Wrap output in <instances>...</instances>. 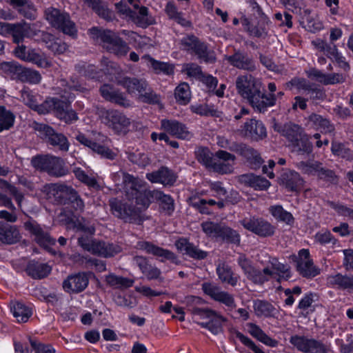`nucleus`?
Listing matches in <instances>:
<instances>
[{
  "mask_svg": "<svg viewBox=\"0 0 353 353\" xmlns=\"http://www.w3.org/2000/svg\"><path fill=\"white\" fill-rule=\"evenodd\" d=\"M237 92L248 100L249 103L260 112H264L268 108L276 104V97L273 94H264L261 92V83L251 74L237 77L236 79Z\"/></svg>",
  "mask_w": 353,
  "mask_h": 353,
  "instance_id": "nucleus-1",
  "label": "nucleus"
},
{
  "mask_svg": "<svg viewBox=\"0 0 353 353\" xmlns=\"http://www.w3.org/2000/svg\"><path fill=\"white\" fill-rule=\"evenodd\" d=\"M88 33L92 39L101 44L104 49L118 57L125 56L130 50L126 42L112 31L93 27L88 30Z\"/></svg>",
  "mask_w": 353,
  "mask_h": 353,
  "instance_id": "nucleus-2",
  "label": "nucleus"
},
{
  "mask_svg": "<svg viewBox=\"0 0 353 353\" xmlns=\"http://www.w3.org/2000/svg\"><path fill=\"white\" fill-rule=\"evenodd\" d=\"M74 96L70 94L67 96V100H62L57 97H49L43 102V112L41 114H47L53 112L57 117L63 120L66 123H72L78 120V116L75 111L71 108L70 100L74 99Z\"/></svg>",
  "mask_w": 353,
  "mask_h": 353,
  "instance_id": "nucleus-3",
  "label": "nucleus"
},
{
  "mask_svg": "<svg viewBox=\"0 0 353 353\" xmlns=\"http://www.w3.org/2000/svg\"><path fill=\"white\" fill-rule=\"evenodd\" d=\"M32 164L35 168L46 172L52 176L61 177L68 173L63 159L50 154L33 157Z\"/></svg>",
  "mask_w": 353,
  "mask_h": 353,
  "instance_id": "nucleus-4",
  "label": "nucleus"
},
{
  "mask_svg": "<svg viewBox=\"0 0 353 353\" xmlns=\"http://www.w3.org/2000/svg\"><path fill=\"white\" fill-rule=\"evenodd\" d=\"M191 312L193 315L199 316L200 319H208V321L200 322L198 324L208 329L213 334H218L223 332V325L227 321V319L217 312L208 309L192 307Z\"/></svg>",
  "mask_w": 353,
  "mask_h": 353,
  "instance_id": "nucleus-5",
  "label": "nucleus"
},
{
  "mask_svg": "<svg viewBox=\"0 0 353 353\" xmlns=\"http://www.w3.org/2000/svg\"><path fill=\"white\" fill-rule=\"evenodd\" d=\"M75 139L81 144L88 147L101 158L113 160L117 156L116 153L106 145L105 142L108 141L107 137L100 133H98L94 139H91L88 138L84 134L79 132Z\"/></svg>",
  "mask_w": 353,
  "mask_h": 353,
  "instance_id": "nucleus-6",
  "label": "nucleus"
},
{
  "mask_svg": "<svg viewBox=\"0 0 353 353\" xmlns=\"http://www.w3.org/2000/svg\"><path fill=\"white\" fill-rule=\"evenodd\" d=\"M101 120L115 134H126L129 131L130 119L123 113L116 110H108L101 112Z\"/></svg>",
  "mask_w": 353,
  "mask_h": 353,
  "instance_id": "nucleus-7",
  "label": "nucleus"
},
{
  "mask_svg": "<svg viewBox=\"0 0 353 353\" xmlns=\"http://www.w3.org/2000/svg\"><path fill=\"white\" fill-rule=\"evenodd\" d=\"M203 231L208 236L219 238L223 241L229 243L239 245L240 243V235L234 230L221 223L212 221L202 223Z\"/></svg>",
  "mask_w": 353,
  "mask_h": 353,
  "instance_id": "nucleus-8",
  "label": "nucleus"
},
{
  "mask_svg": "<svg viewBox=\"0 0 353 353\" xmlns=\"http://www.w3.org/2000/svg\"><path fill=\"white\" fill-rule=\"evenodd\" d=\"M290 342L299 351L303 353H332L330 344L313 338L294 335L290 337Z\"/></svg>",
  "mask_w": 353,
  "mask_h": 353,
  "instance_id": "nucleus-9",
  "label": "nucleus"
},
{
  "mask_svg": "<svg viewBox=\"0 0 353 353\" xmlns=\"http://www.w3.org/2000/svg\"><path fill=\"white\" fill-rule=\"evenodd\" d=\"M45 15L52 26L60 30L63 33L74 35L77 32L75 24L71 21L68 13L50 7L45 10Z\"/></svg>",
  "mask_w": 353,
  "mask_h": 353,
  "instance_id": "nucleus-10",
  "label": "nucleus"
},
{
  "mask_svg": "<svg viewBox=\"0 0 353 353\" xmlns=\"http://www.w3.org/2000/svg\"><path fill=\"white\" fill-rule=\"evenodd\" d=\"M110 207L112 213L125 222L140 224L142 221L140 210L138 208L123 203L116 198L110 200Z\"/></svg>",
  "mask_w": 353,
  "mask_h": 353,
  "instance_id": "nucleus-11",
  "label": "nucleus"
},
{
  "mask_svg": "<svg viewBox=\"0 0 353 353\" xmlns=\"http://www.w3.org/2000/svg\"><path fill=\"white\" fill-rule=\"evenodd\" d=\"M34 128L46 140L47 143L61 152L68 151L70 143L63 134L57 132L52 127L43 123H35Z\"/></svg>",
  "mask_w": 353,
  "mask_h": 353,
  "instance_id": "nucleus-12",
  "label": "nucleus"
},
{
  "mask_svg": "<svg viewBox=\"0 0 353 353\" xmlns=\"http://www.w3.org/2000/svg\"><path fill=\"white\" fill-rule=\"evenodd\" d=\"M239 222L245 229L260 237L271 236L275 232L274 226L263 218L252 216L244 218Z\"/></svg>",
  "mask_w": 353,
  "mask_h": 353,
  "instance_id": "nucleus-13",
  "label": "nucleus"
},
{
  "mask_svg": "<svg viewBox=\"0 0 353 353\" xmlns=\"http://www.w3.org/2000/svg\"><path fill=\"white\" fill-rule=\"evenodd\" d=\"M23 227L39 245L47 247L55 244L56 240L50 236L46 228L34 219L29 218L24 222Z\"/></svg>",
  "mask_w": 353,
  "mask_h": 353,
  "instance_id": "nucleus-14",
  "label": "nucleus"
},
{
  "mask_svg": "<svg viewBox=\"0 0 353 353\" xmlns=\"http://www.w3.org/2000/svg\"><path fill=\"white\" fill-rule=\"evenodd\" d=\"M203 292L212 299L225 305L228 309L233 310L236 307L234 297L228 292L221 290L216 284L205 282L201 285Z\"/></svg>",
  "mask_w": 353,
  "mask_h": 353,
  "instance_id": "nucleus-15",
  "label": "nucleus"
},
{
  "mask_svg": "<svg viewBox=\"0 0 353 353\" xmlns=\"http://www.w3.org/2000/svg\"><path fill=\"white\" fill-rule=\"evenodd\" d=\"M236 157L225 151L219 150L214 154L212 163L209 170L221 174H231L234 171Z\"/></svg>",
  "mask_w": 353,
  "mask_h": 353,
  "instance_id": "nucleus-16",
  "label": "nucleus"
},
{
  "mask_svg": "<svg viewBox=\"0 0 353 353\" xmlns=\"http://www.w3.org/2000/svg\"><path fill=\"white\" fill-rule=\"evenodd\" d=\"M137 248L148 254H152L156 257L160 258L161 262L169 261L176 265H179L181 263L177 256L174 252L154 245L150 241H139L137 242Z\"/></svg>",
  "mask_w": 353,
  "mask_h": 353,
  "instance_id": "nucleus-17",
  "label": "nucleus"
},
{
  "mask_svg": "<svg viewBox=\"0 0 353 353\" xmlns=\"http://www.w3.org/2000/svg\"><path fill=\"white\" fill-rule=\"evenodd\" d=\"M297 168L303 173L316 175L319 179L334 182L336 179L335 173L323 166L318 161H301L297 163Z\"/></svg>",
  "mask_w": 353,
  "mask_h": 353,
  "instance_id": "nucleus-18",
  "label": "nucleus"
},
{
  "mask_svg": "<svg viewBox=\"0 0 353 353\" xmlns=\"http://www.w3.org/2000/svg\"><path fill=\"white\" fill-rule=\"evenodd\" d=\"M312 43L319 51L323 52L332 61H335L343 70L347 71L350 69V65L345 61V58L339 53L335 44L328 43L321 39L313 41Z\"/></svg>",
  "mask_w": 353,
  "mask_h": 353,
  "instance_id": "nucleus-19",
  "label": "nucleus"
},
{
  "mask_svg": "<svg viewBox=\"0 0 353 353\" xmlns=\"http://www.w3.org/2000/svg\"><path fill=\"white\" fill-rule=\"evenodd\" d=\"M296 268L297 272L305 278H312L320 274V269L314 265L310 259V252L307 249H302L299 252Z\"/></svg>",
  "mask_w": 353,
  "mask_h": 353,
  "instance_id": "nucleus-20",
  "label": "nucleus"
},
{
  "mask_svg": "<svg viewBox=\"0 0 353 353\" xmlns=\"http://www.w3.org/2000/svg\"><path fill=\"white\" fill-rule=\"evenodd\" d=\"M73 228L77 231L85 234L78 238V243L83 250L89 251L92 243L95 241L92 239L95 232L94 226L83 217H81L73 221Z\"/></svg>",
  "mask_w": 353,
  "mask_h": 353,
  "instance_id": "nucleus-21",
  "label": "nucleus"
},
{
  "mask_svg": "<svg viewBox=\"0 0 353 353\" xmlns=\"http://www.w3.org/2000/svg\"><path fill=\"white\" fill-rule=\"evenodd\" d=\"M116 82L125 89L129 94L139 96V97L148 87V83L145 79L137 77L121 76L116 78Z\"/></svg>",
  "mask_w": 353,
  "mask_h": 353,
  "instance_id": "nucleus-22",
  "label": "nucleus"
},
{
  "mask_svg": "<svg viewBox=\"0 0 353 353\" xmlns=\"http://www.w3.org/2000/svg\"><path fill=\"white\" fill-rule=\"evenodd\" d=\"M89 284V276L86 272H79L69 275L63 282V288L68 293L83 292Z\"/></svg>",
  "mask_w": 353,
  "mask_h": 353,
  "instance_id": "nucleus-23",
  "label": "nucleus"
},
{
  "mask_svg": "<svg viewBox=\"0 0 353 353\" xmlns=\"http://www.w3.org/2000/svg\"><path fill=\"white\" fill-rule=\"evenodd\" d=\"M161 127L166 132L177 139L190 140L193 136L185 124L176 120L163 119L161 121Z\"/></svg>",
  "mask_w": 353,
  "mask_h": 353,
  "instance_id": "nucleus-24",
  "label": "nucleus"
},
{
  "mask_svg": "<svg viewBox=\"0 0 353 353\" xmlns=\"http://www.w3.org/2000/svg\"><path fill=\"white\" fill-rule=\"evenodd\" d=\"M242 133L246 138L253 141H260L267 136L266 128L262 121L251 119L246 121L242 128Z\"/></svg>",
  "mask_w": 353,
  "mask_h": 353,
  "instance_id": "nucleus-25",
  "label": "nucleus"
},
{
  "mask_svg": "<svg viewBox=\"0 0 353 353\" xmlns=\"http://www.w3.org/2000/svg\"><path fill=\"white\" fill-rule=\"evenodd\" d=\"M178 251L194 260H203L208 256V252L200 249L185 238H180L175 242Z\"/></svg>",
  "mask_w": 353,
  "mask_h": 353,
  "instance_id": "nucleus-26",
  "label": "nucleus"
},
{
  "mask_svg": "<svg viewBox=\"0 0 353 353\" xmlns=\"http://www.w3.org/2000/svg\"><path fill=\"white\" fill-rule=\"evenodd\" d=\"M225 59L231 65L238 69L249 72H253L256 69L255 61L245 52L235 51L232 55L225 57Z\"/></svg>",
  "mask_w": 353,
  "mask_h": 353,
  "instance_id": "nucleus-27",
  "label": "nucleus"
},
{
  "mask_svg": "<svg viewBox=\"0 0 353 353\" xmlns=\"http://www.w3.org/2000/svg\"><path fill=\"white\" fill-rule=\"evenodd\" d=\"M133 263L139 267L142 274L148 280L163 281L161 270L157 266L151 264L148 259L143 256H135L132 259Z\"/></svg>",
  "mask_w": 353,
  "mask_h": 353,
  "instance_id": "nucleus-28",
  "label": "nucleus"
},
{
  "mask_svg": "<svg viewBox=\"0 0 353 353\" xmlns=\"http://www.w3.org/2000/svg\"><path fill=\"white\" fill-rule=\"evenodd\" d=\"M241 22L245 30L252 37L265 38L268 35V30L267 26L270 21L266 16H262V18L259 19L256 26L251 24L250 20L245 17H243L241 19Z\"/></svg>",
  "mask_w": 353,
  "mask_h": 353,
  "instance_id": "nucleus-29",
  "label": "nucleus"
},
{
  "mask_svg": "<svg viewBox=\"0 0 353 353\" xmlns=\"http://www.w3.org/2000/svg\"><path fill=\"white\" fill-rule=\"evenodd\" d=\"M244 158L251 168H259L263 161L257 150L243 143H239L235 152Z\"/></svg>",
  "mask_w": 353,
  "mask_h": 353,
  "instance_id": "nucleus-30",
  "label": "nucleus"
},
{
  "mask_svg": "<svg viewBox=\"0 0 353 353\" xmlns=\"http://www.w3.org/2000/svg\"><path fill=\"white\" fill-rule=\"evenodd\" d=\"M121 251V248L117 244L95 240L88 252L99 256L108 258L119 254Z\"/></svg>",
  "mask_w": 353,
  "mask_h": 353,
  "instance_id": "nucleus-31",
  "label": "nucleus"
},
{
  "mask_svg": "<svg viewBox=\"0 0 353 353\" xmlns=\"http://www.w3.org/2000/svg\"><path fill=\"white\" fill-rule=\"evenodd\" d=\"M146 179L152 183H161L163 185H172L176 181L174 173L167 167H161L158 170L147 173Z\"/></svg>",
  "mask_w": 353,
  "mask_h": 353,
  "instance_id": "nucleus-32",
  "label": "nucleus"
},
{
  "mask_svg": "<svg viewBox=\"0 0 353 353\" xmlns=\"http://www.w3.org/2000/svg\"><path fill=\"white\" fill-rule=\"evenodd\" d=\"M273 128L274 131L285 137L289 141V143L297 140L298 137L304 133L303 128L300 125L290 122L283 125L274 123Z\"/></svg>",
  "mask_w": 353,
  "mask_h": 353,
  "instance_id": "nucleus-33",
  "label": "nucleus"
},
{
  "mask_svg": "<svg viewBox=\"0 0 353 353\" xmlns=\"http://www.w3.org/2000/svg\"><path fill=\"white\" fill-rule=\"evenodd\" d=\"M101 96L107 101L117 103L121 106H130V101L124 96L123 93L116 90L109 84H104L100 88Z\"/></svg>",
  "mask_w": 353,
  "mask_h": 353,
  "instance_id": "nucleus-34",
  "label": "nucleus"
},
{
  "mask_svg": "<svg viewBox=\"0 0 353 353\" xmlns=\"http://www.w3.org/2000/svg\"><path fill=\"white\" fill-rule=\"evenodd\" d=\"M280 181L288 190L299 192L303 187L304 181L300 174L292 170L283 172L280 178Z\"/></svg>",
  "mask_w": 353,
  "mask_h": 353,
  "instance_id": "nucleus-35",
  "label": "nucleus"
},
{
  "mask_svg": "<svg viewBox=\"0 0 353 353\" xmlns=\"http://www.w3.org/2000/svg\"><path fill=\"white\" fill-rule=\"evenodd\" d=\"M253 309L258 317L276 318L279 314V310L265 300H254Z\"/></svg>",
  "mask_w": 353,
  "mask_h": 353,
  "instance_id": "nucleus-36",
  "label": "nucleus"
},
{
  "mask_svg": "<svg viewBox=\"0 0 353 353\" xmlns=\"http://www.w3.org/2000/svg\"><path fill=\"white\" fill-rule=\"evenodd\" d=\"M21 236L15 225H11L0 221V241L3 243L13 244L19 241Z\"/></svg>",
  "mask_w": 353,
  "mask_h": 353,
  "instance_id": "nucleus-37",
  "label": "nucleus"
},
{
  "mask_svg": "<svg viewBox=\"0 0 353 353\" xmlns=\"http://www.w3.org/2000/svg\"><path fill=\"white\" fill-rule=\"evenodd\" d=\"M307 119L308 125L311 128L319 130L323 133L330 134L335 130L334 125L328 119L324 118L320 114L312 113Z\"/></svg>",
  "mask_w": 353,
  "mask_h": 353,
  "instance_id": "nucleus-38",
  "label": "nucleus"
},
{
  "mask_svg": "<svg viewBox=\"0 0 353 353\" xmlns=\"http://www.w3.org/2000/svg\"><path fill=\"white\" fill-rule=\"evenodd\" d=\"M292 152L297 155L307 156L312 152V144L310 141L308 136L304 132L298 137L297 140L289 143Z\"/></svg>",
  "mask_w": 353,
  "mask_h": 353,
  "instance_id": "nucleus-39",
  "label": "nucleus"
},
{
  "mask_svg": "<svg viewBox=\"0 0 353 353\" xmlns=\"http://www.w3.org/2000/svg\"><path fill=\"white\" fill-rule=\"evenodd\" d=\"M216 272L222 283H227L232 287L236 285L239 277L234 274L229 265L224 262L219 263L216 266Z\"/></svg>",
  "mask_w": 353,
  "mask_h": 353,
  "instance_id": "nucleus-40",
  "label": "nucleus"
},
{
  "mask_svg": "<svg viewBox=\"0 0 353 353\" xmlns=\"http://www.w3.org/2000/svg\"><path fill=\"white\" fill-rule=\"evenodd\" d=\"M240 181L256 190H265L270 185V182L265 178L253 174L241 175Z\"/></svg>",
  "mask_w": 353,
  "mask_h": 353,
  "instance_id": "nucleus-41",
  "label": "nucleus"
},
{
  "mask_svg": "<svg viewBox=\"0 0 353 353\" xmlns=\"http://www.w3.org/2000/svg\"><path fill=\"white\" fill-rule=\"evenodd\" d=\"M23 66L17 61H3L0 63L2 75L11 80L19 81Z\"/></svg>",
  "mask_w": 353,
  "mask_h": 353,
  "instance_id": "nucleus-42",
  "label": "nucleus"
},
{
  "mask_svg": "<svg viewBox=\"0 0 353 353\" xmlns=\"http://www.w3.org/2000/svg\"><path fill=\"white\" fill-rule=\"evenodd\" d=\"M49 197H54L55 201L62 203L65 197L68 198L69 193L72 191V188L64 184H50L46 187Z\"/></svg>",
  "mask_w": 353,
  "mask_h": 353,
  "instance_id": "nucleus-43",
  "label": "nucleus"
},
{
  "mask_svg": "<svg viewBox=\"0 0 353 353\" xmlns=\"http://www.w3.org/2000/svg\"><path fill=\"white\" fill-rule=\"evenodd\" d=\"M26 271L27 274L33 279H43L47 276L51 268L46 263L31 261L27 265Z\"/></svg>",
  "mask_w": 353,
  "mask_h": 353,
  "instance_id": "nucleus-44",
  "label": "nucleus"
},
{
  "mask_svg": "<svg viewBox=\"0 0 353 353\" xmlns=\"http://www.w3.org/2000/svg\"><path fill=\"white\" fill-rule=\"evenodd\" d=\"M130 18L136 25L141 28H146L154 23V19L149 16L148 8L145 6H141L139 10H132Z\"/></svg>",
  "mask_w": 353,
  "mask_h": 353,
  "instance_id": "nucleus-45",
  "label": "nucleus"
},
{
  "mask_svg": "<svg viewBox=\"0 0 353 353\" xmlns=\"http://www.w3.org/2000/svg\"><path fill=\"white\" fill-rule=\"evenodd\" d=\"M328 283L340 290H353V276L343 275L338 273L327 277Z\"/></svg>",
  "mask_w": 353,
  "mask_h": 353,
  "instance_id": "nucleus-46",
  "label": "nucleus"
},
{
  "mask_svg": "<svg viewBox=\"0 0 353 353\" xmlns=\"http://www.w3.org/2000/svg\"><path fill=\"white\" fill-rule=\"evenodd\" d=\"M72 259L85 268L94 267L97 271L101 272L106 269L105 263L103 261L90 257L88 255L74 254Z\"/></svg>",
  "mask_w": 353,
  "mask_h": 353,
  "instance_id": "nucleus-47",
  "label": "nucleus"
},
{
  "mask_svg": "<svg viewBox=\"0 0 353 353\" xmlns=\"http://www.w3.org/2000/svg\"><path fill=\"white\" fill-rule=\"evenodd\" d=\"M72 259L85 268L94 267L97 271L101 272L106 269L105 263L103 261L90 257L88 255L74 254Z\"/></svg>",
  "mask_w": 353,
  "mask_h": 353,
  "instance_id": "nucleus-48",
  "label": "nucleus"
},
{
  "mask_svg": "<svg viewBox=\"0 0 353 353\" xmlns=\"http://www.w3.org/2000/svg\"><path fill=\"white\" fill-rule=\"evenodd\" d=\"M38 95L34 94L30 88H24L21 91V99L22 101L31 109L41 114L43 108V103L39 104Z\"/></svg>",
  "mask_w": 353,
  "mask_h": 353,
  "instance_id": "nucleus-49",
  "label": "nucleus"
},
{
  "mask_svg": "<svg viewBox=\"0 0 353 353\" xmlns=\"http://www.w3.org/2000/svg\"><path fill=\"white\" fill-rule=\"evenodd\" d=\"M152 196L153 201L159 202L161 209L166 214L170 215L174 212V203L171 196L156 190V192L152 193Z\"/></svg>",
  "mask_w": 353,
  "mask_h": 353,
  "instance_id": "nucleus-50",
  "label": "nucleus"
},
{
  "mask_svg": "<svg viewBox=\"0 0 353 353\" xmlns=\"http://www.w3.org/2000/svg\"><path fill=\"white\" fill-rule=\"evenodd\" d=\"M248 327L249 333L260 342L270 347L277 345V341L268 336L259 325L250 323H248Z\"/></svg>",
  "mask_w": 353,
  "mask_h": 353,
  "instance_id": "nucleus-51",
  "label": "nucleus"
},
{
  "mask_svg": "<svg viewBox=\"0 0 353 353\" xmlns=\"http://www.w3.org/2000/svg\"><path fill=\"white\" fill-rule=\"evenodd\" d=\"M10 309L19 323L27 322L32 314V309L21 302L12 303Z\"/></svg>",
  "mask_w": 353,
  "mask_h": 353,
  "instance_id": "nucleus-52",
  "label": "nucleus"
},
{
  "mask_svg": "<svg viewBox=\"0 0 353 353\" xmlns=\"http://www.w3.org/2000/svg\"><path fill=\"white\" fill-rule=\"evenodd\" d=\"M273 275V271L269 268H265L263 270H260L254 267L246 276L248 279L252 281L254 283L262 285L268 281Z\"/></svg>",
  "mask_w": 353,
  "mask_h": 353,
  "instance_id": "nucleus-53",
  "label": "nucleus"
},
{
  "mask_svg": "<svg viewBox=\"0 0 353 353\" xmlns=\"http://www.w3.org/2000/svg\"><path fill=\"white\" fill-rule=\"evenodd\" d=\"M270 212L278 221L285 223L289 225H292L294 222L293 215L290 212L285 210L280 205L271 206L270 208Z\"/></svg>",
  "mask_w": 353,
  "mask_h": 353,
  "instance_id": "nucleus-54",
  "label": "nucleus"
},
{
  "mask_svg": "<svg viewBox=\"0 0 353 353\" xmlns=\"http://www.w3.org/2000/svg\"><path fill=\"white\" fill-rule=\"evenodd\" d=\"M89 8H91L99 16L106 20L112 19V12L105 6L101 0H81Z\"/></svg>",
  "mask_w": 353,
  "mask_h": 353,
  "instance_id": "nucleus-55",
  "label": "nucleus"
},
{
  "mask_svg": "<svg viewBox=\"0 0 353 353\" xmlns=\"http://www.w3.org/2000/svg\"><path fill=\"white\" fill-rule=\"evenodd\" d=\"M105 281L110 287L117 289L128 288L132 287L134 284L133 279L121 276H117L114 274H110L106 276Z\"/></svg>",
  "mask_w": 353,
  "mask_h": 353,
  "instance_id": "nucleus-56",
  "label": "nucleus"
},
{
  "mask_svg": "<svg viewBox=\"0 0 353 353\" xmlns=\"http://www.w3.org/2000/svg\"><path fill=\"white\" fill-rule=\"evenodd\" d=\"M165 11L170 19L174 20L181 26L183 27L191 26V23L183 17L182 12L178 11L177 8L173 3L168 2L165 6Z\"/></svg>",
  "mask_w": 353,
  "mask_h": 353,
  "instance_id": "nucleus-57",
  "label": "nucleus"
},
{
  "mask_svg": "<svg viewBox=\"0 0 353 353\" xmlns=\"http://www.w3.org/2000/svg\"><path fill=\"white\" fill-rule=\"evenodd\" d=\"M123 181L128 190V194H130L129 190H131L130 194L132 198H134V194L141 191L143 181L139 178L134 177L128 173H124Z\"/></svg>",
  "mask_w": 353,
  "mask_h": 353,
  "instance_id": "nucleus-58",
  "label": "nucleus"
},
{
  "mask_svg": "<svg viewBox=\"0 0 353 353\" xmlns=\"http://www.w3.org/2000/svg\"><path fill=\"white\" fill-rule=\"evenodd\" d=\"M109 63L110 68L111 69L113 68L112 63L110 62H108L107 59H103L102 60V64L106 65V68H103L101 70H97V68L93 65H88L87 68L85 70L84 74L86 77L94 79L98 81H100V79L103 77V74H111L112 72L110 71V69L109 68Z\"/></svg>",
  "mask_w": 353,
  "mask_h": 353,
  "instance_id": "nucleus-59",
  "label": "nucleus"
},
{
  "mask_svg": "<svg viewBox=\"0 0 353 353\" xmlns=\"http://www.w3.org/2000/svg\"><path fill=\"white\" fill-rule=\"evenodd\" d=\"M193 113L203 117H221V112H219L212 105L208 104H195L190 107Z\"/></svg>",
  "mask_w": 353,
  "mask_h": 353,
  "instance_id": "nucleus-60",
  "label": "nucleus"
},
{
  "mask_svg": "<svg viewBox=\"0 0 353 353\" xmlns=\"http://www.w3.org/2000/svg\"><path fill=\"white\" fill-rule=\"evenodd\" d=\"M272 268L274 274L279 276V281H288L292 276L290 267L288 264H284L278 261L276 259L271 261Z\"/></svg>",
  "mask_w": 353,
  "mask_h": 353,
  "instance_id": "nucleus-61",
  "label": "nucleus"
},
{
  "mask_svg": "<svg viewBox=\"0 0 353 353\" xmlns=\"http://www.w3.org/2000/svg\"><path fill=\"white\" fill-rule=\"evenodd\" d=\"M192 53L205 62L212 63L216 60L214 52L208 49L207 45L199 40L197 42Z\"/></svg>",
  "mask_w": 353,
  "mask_h": 353,
  "instance_id": "nucleus-62",
  "label": "nucleus"
},
{
  "mask_svg": "<svg viewBox=\"0 0 353 353\" xmlns=\"http://www.w3.org/2000/svg\"><path fill=\"white\" fill-rule=\"evenodd\" d=\"M174 97L179 104H188L191 99V92L189 85L187 83H181L176 86L174 90Z\"/></svg>",
  "mask_w": 353,
  "mask_h": 353,
  "instance_id": "nucleus-63",
  "label": "nucleus"
},
{
  "mask_svg": "<svg viewBox=\"0 0 353 353\" xmlns=\"http://www.w3.org/2000/svg\"><path fill=\"white\" fill-rule=\"evenodd\" d=\"M41 75L37 70L23 67L19 81L30 84H38L41 81Z\"/></svg>",
  "mask_w": 353,
  "mask_h": 353,
  "instance_id": "nucleus-64",
  "label": "nucleus"
}]
</instances>
